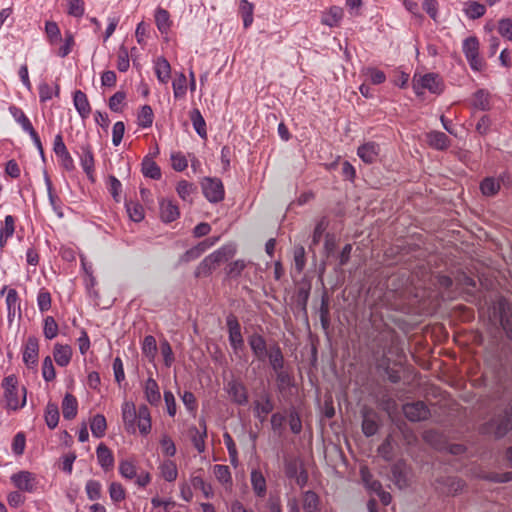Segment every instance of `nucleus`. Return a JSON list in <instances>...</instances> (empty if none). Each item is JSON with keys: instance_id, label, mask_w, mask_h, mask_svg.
Instances as JSON below:
<instances>
[{"instance_id": "obj_45", "label": "nucleus", "mask_w": 512, "mask_h": 512, "mask_svg": "<svg viewBox=\"0 0 512 512\" xmlns=\"http://www.w3.org/2000/svg\"><path fill=\"white\" fill-rule=\"evenodd\" d=\"M142 173L144 176L154 180H158L161 177V170L159 166L147 157L142 162Z\"/></svg>"}, {"instance_id": "obj_3", "label": "nucleus", "mask_w": 512, "mask_h": 512, "mask_svg": "<svg viewBox=\"0 0 512 512\" xmlns=\"http://www.w3.org/2000/svg\"><path fill=\"white\" fill-rule=\"evenodd\" d=\"M413 89L417 95H421L423 90H428L433 94H440L443 90V83L437 74L427 73L418 79L414 76Z\"/></svg>"}, {"instance_id": "obj_30", "label": "nucleus", "mask_w": 512, "mask_h": 512, "mask_svg": "<svg viewBox=\"0 0 512 512\" xmlns=\"http://www.w3.org/2000/svg\"><path fill=\"white\" fill-rule=\"evenodd\" d=\"M302 507L305 512H320L321 503L319 496L311 490L302 494Z\"/></svg>"}, {"instance_id": "obj_36", "label": "nucleus", "mask_w": 512, "mask_h": 512, "mask_svg": "<svg viewBox=\"0 0 512 512\" xmlns=\"http://www.w3.org/2000/svg\"><path fill=\"white\" fill-rule=\"evenodd\" d=\"M9 111L11 115L13 116L14 120L21 126L24 132L30 133L33 130H35L32 126L31 121L26 116V114L23 112L21 108H18L16 106H11L9 108Z\"/></svg>"}, {"instance_id": "obj_49", "label": "nucleus", "mask_w": 512, "mask_h": 512, "mask_svg": "<svg viewBox=\"0 0 512 512\" xmlns=\"http://www.w3.org/2000/svg\"><path fill=\"white\" fill-rule=\"evenodd\" d=\"M119 473L125 479H133L137 476L136 465L132 460H122L119 463Z\"/></svg>"}, {"instance_id": "obj_9", "label": "nucleus", "mask_w": 512, "mask_h": 512, "mask_svg": "<svg viewBox=\"0 0 512 512\" xmlns=\"http://www.w3.org/2000/svg\"><path fill=\"white\" fill-rule=\"evenodd\" d=\"M403 413L408 420L413 422L426 420L430 416V410L423 401L405 404Z\"/></svg>"}, {"instance_id": "obj_59", "label": "nucleus", "mask_w": 512, "mask_h": 512, "mask_svg": "<svg viewBox=\"0 0 512 512\" xmlns=\"http://www.w3.org/2000/svg\"><path fill=\"white\" fill-rule=\"evenodd\" d=\"M156 351L157 345L155 338L152 335L145 336L142 342V353L146 357L153 359L156 355Z\"/></svg>"}, {"instance_id": "obj_15", "label": "nucleus", "mask_w": 512, "mask_h": 512, "mask_svg": "<svg viewBox=\"0 0 512 512\" xmlns=\"http://www.w3.org/2000/svg\"><path fill=\"white\" fill-rule=\"evenodd\" d=\"M380 153V147L375 142H366L357 149V155L366 164H372L377 161Z\"/></svg>"}, {"instance_id": "obj_55", "label": "nucleus", "mask_w": 512, "mask_h": 512, "mask_svg": "<svg viewBox=\"0 0 512 512\" xmlns=\"http://www.w3.org/2000/svg\"><path fill=\"white\" fill-rule=\"evenodd\" d=\"M43 334L46 339H54L58 335V324L52 316L44 319Z\"/></svg>"}, {"instance_id": "obj_39", "label": "nucleus", "mask_w": 512, "mask_h": 512, "mask_svg": "<svg viewBox=\"0 0 512 512\" xmlns=\"http://www.w3.org/2000/svg\"><path fill=\"white\" fill-rule=\"evenodd\" d=\"M92 435L96 438H102L107 429V422L102 414H96L90 421Z\"/></svg>"}, {"instance_id": "obj_14", "label": "nucleus", "mask_w": 512, "mask_h": 512, "mask_svg": "<svg viewBox=\"0 0 512 512\" xmlns=\"http://www.w3.org/2000/svg\"><path fill=\"white\" fill-rule=\"evenodd\" d=\"M122 420L125 429L128 433L136 432V419L138 418V409L135 404L130 401H125L121 407Z\"/></svg>"}, {"instance_id": "obj_63", "label": "nucleus", "mask_w": 512, "mask_h": 512, "mask_svg": "<svg viewBox=\"0 0 512 512\" xmlns=\"http://www.w3.org/2000/svg\"><path fill=\"white\" fill-rule=\"evenodd\" d=\"M497 31L503 38L512 41V19H500L498 21Z\"/></svg>"}, {"instance_id": "obj_52", "label": "nucleus", "mask_w": 512, "mask_h": 512, "mask_svg": "<svg viewBox=\"0 0 512 512\" xmlns=\"http://www.w3.org/2000/svg\"><path fill=\"white\" fill-rule=\"evenodd\" d=\"M485 12H486L485 5H483L479 2H476V1L469 2L467 5V8L465 9V13H466L467 17L470 19H478V18L482 17L485 14Z\"/></svg>"}, {"instance_id": "obj_24", "label": "nucleus", "mask_w": 512, "mask_h": 512, "mask_svg": "<svg viewBox=\"0 0 512 512\" xmlns=\"http://www.w3.org/2000/svg\"><path fill=\"white\" fill-rule=\"evenodd\" d=\"M249 345L258 360L263 361L266 358L269 351H267V344L263 336L259 334L251 335L249 337Z\"/></svg>"}, {"instance_id": "obj_12", "label": "nucleus", "mask_w": 512, "mask_h": 512, "mask_svg": "<svg viewBox=\"0 0 512 512\" xmlns=\"http://www.w3.org/2000/svg\"><path fill=\"white\" fill-rule=\"evenodd\" d=\"M229 332V342L234 351L243 348L244 340L241 333V326L234 315H229L226 319Z\"/></svg>"}, {"instance_id": "obj_8", "label": "nucleus", "mask_w": 512, "mask_h": 512, "mask_svg": "<svg viewBox=\"0 0 512 512\" xmlns=\"http://www.w3.org/2000/svg\"><path fill=\"white\" fill-rule=\"evenodd\" d=\"M225 390L235 404L244 406L248 403L247 388L240 380L232 379L228 381Z\"/></svg>"}, {"instance_id": "obj_58", "label": "nucleus", "mask_w": 512, "mask_h": 512, "mask_svg": "<svg viewBox=\"0 0 512 512\" xmlns=\"http://www.w3.org/2000/svg\"><path fill=\"white\" fill-rule=\"evenodd\" d=\"M172 168L182 172L188 167V159L182 152H173L170 156Z\"/></svg>"}, {"instance_id": "obj_1", "label": "nucleus", "mask_w": 512, "mask_h": 512, "mask_svg": "<svg viewBox=\"0 0 512 512\" xmlns=\"http://www.w3.org/2000/svg\"><path fill=\"white\" fill-rule=\"evenodd\" d=\"M2 387L4 389V397L8 409L16 411L25 406L27 390L24 386L21 387L22 399L20 400L18 380L15 375L6 376L2 381Z\"/></svg>"}, {"instance_id": "obj_13", "label": "nucleus", "mask_w": 512, "mask_h": 512, "mask_svg": "<svg viewBox=\"0 0 512 512\" xmlns=\"http://www.w3.org/2000/svg\"><path fill=\"white\" fill-rule=\"evenodd\" d=\"M274 409V403L270 394L263 393L260 398L255 400L253 403L254 416L261 422H264L266 416L271 413Z\"/></svg>"}, {"instance_id": "obj_5", "label": "nucleus", "mask_w": 512, "mask_h": 512, "mask_svg": "<svg viewBox=\"0 0 512 512\" xmlns=\"http://www.w3.org/2000/svg\"><path fill=\"white\" fill-rule=\"evenodd\" d=\"M201 186L203 194L209 202L218 203L224 199L225 190L220 179L206 177L203 179Z\"/></svg>"}, {"instance_id": "obj_21", "label": "nucleus", "mask_w": 512, "mask_h": 512, "mask_svg": "<svg viewBox=\"0 0 512 512\" xmlns=\"http://www.w3.org/2000/svg\"><path fill=\"white\" fill-rule=\"evenodd\" d=\"M73 103L82 119H87L90 116L91 106L84 92L76 90L73 95Z\"/></svg>"}, {"instance_id": "obj_40", "label": "nucleus", "mask_w": 512, "mask_h": 512, "mask_svg": "<svg viewBox=\"0 0 512 512\" xmlns=\"http://www.w3.org/2000/svg\"><path fill=\"white\" fill-rule=\"evenodd\" d=\"M159 469H160L161 476L167 482H173L177 479L178 469H177V465L174 461H172V460L163 461L161 463Z\"/></svg>"}, {"instance_id": "obj_47", "label": "nucleus", "mask_w": 512, "mask_h": 512, "mask_svg": "<svg viewBox=\"0 0 512 512\" xmlns=\"http://www.w3.org/2000/svg\"><path fill=\"white\" fill-rule=\"evenodd\" d=\"M191 484L194 489L200 490L206 499H211L214 496L212 486L206 483L201 476H193Z\"/></svg>"}, {"instance_id": "obj_44", "label": "nucleus", "mask_w": 512, "mask_h": 512, "mask_svg": "<svg viewBox=\"0 0 512 512\" xmlns=\"http://www.w3.org/2000/svg\"><path fill=\"white\" fill-rule=\"evenodd\" d=\"M270 365L274 371L284 368V357L280 347L275 346L271 348L267 354Z\"/></svg>"}, {"instance_id": "obj_6", "label": "nucleus", "mask_w": 512, "mask_h": 512, "mask_svg": "<svg viewBox=\"0 0 512 512\" xmlns=\"http://www.w3.org/2000/svg\"><path fill=\"white\" fill-rule=\"evenodd\" d=\"M39 358V340L35 336H29L23 346L22 360L29 369H36Z\"/></svg>"}, {"instance_id": "obj_41", "label": "nucleus", "mask_w": 512, "mask_h": 512, "mask_svg": "<svg viewBox=\"0 0 512 512\" xmlns=\"http://www.w3.org/2000/svg\"><path fill=\"white\" fill-rule=\"evenodd\" d=\"M213 473L216 479L224 486H232V476L227 465L216 464L213 467Z\"/></svg>"}, {"instance_id": "obj_7", "label": "nucleus", "mask_w": 512, "mask_h": 512, "mask_svg": "<svg viewBox=\"0 0 512 512\" xmlns=\"http://www.w3.org/2000/svg\"><path fill=\"white\" fill-rule=\"evenodd\" d=\"M77 156L80 160V165L89 179L93 180V174L95 172V160L91 145L86 142L79 146V150L76 151Z\"/></svg>"}, {"instance_id": "obj_25", "label": "nucleus", "mask_w": 512, "mask_h": 512, "mask_svg": "<svg viewBox=\"0 0 512 512\" xmlns=\"http://www.w3.org/2000/svg\"><path fill=\"white\" fill-rule=\"evenodd\" d=\"M53 357L60 367H66L72 358V348L69 345L55 344Z\"/></svg>"}, {"instance_id": "obj_26", "label": "nucleus", "mask_w": 512, "mask_h": 512, "mask_svg": "<svg viewBox=\"0 0 512 512\" xmlns=\"http://www.w3.org/2000/svg\"><path fill=\"white\" fill-rule=\"evenodd\" d=\"M97 460L104 470H110L114 466V456L112 451L103 443H100L96 449Z\"/></svg>"}, {"instance_id": "obj_20", "label": "nucleus", "mask_w": 512, "mask_h": 512, "mask_svg": "<svg viewBox=\"0 0 512 512\" xmlns=\"http://www.w3.org/2000/svg\"><path fill=\"white\" fill-rule=\"evenodd\" d=\"M6 305L8 322L12 323L16 314H18L19 317L21 316L20 299L15 289L8 290L6 296Z\"/></svg>"}, {"instance_id": "obj_56", "label": "nucleus", "mask_w": 512, "mask_h": 512, "mask_svg": "<svg viewBox=\"0 0 512 512\" xmlns=\"http://www.w3.org/2000/svg\"><path fill=\"white\" fill-rule=\"evenodd\" d=\"M223 439H224L225 446L228 450L231 464L236 466L238 463V451L236 448V444H235L232 436L228 432L224 433Z\"/></svg>"}, {"instance_id": "obj_61", "label": "nucleus", "mask_w": 512, "mask_h": 512, "mask_svg": "<svg viewBox=\"0 0 512 512\" xmlns=\"http://www.w3.org/2000/svg\"><path fill=\"white\" fill-rule=\"evenodd\" d=\"M361 476L367 489L374 493L381 490V483L378 480L373 479L372 475L366 468L361 469Z\"/></svg>"}, {"instance_id": "obj_17", "label": "nucleus", "mask_w": 512, "mask_h": 512, "mask_svg": "<svg viewBox=\"0 0 512 512\" xmlns=\"http://www.w3.org/2000/svg\"><path fill=\"white\" fill-rule=\"evenodd\" d=\"M199 426H200L201 430L198 429L197 427H192L190 429V431L192 433L191 440H192L194 448L199 453H203L206 448L205 439L207 437V426H206V421L204 418H201L199 420Z\"/></svg>"}, {"instance_id": "obj_46", "label": "nucleus", "mask_w": 512, "mask_h": 512, "mask_svg": "<svg viewBox=\"0 0 512 512\" xmlns=\"http://www.w3.org/2000/svg\"><path fill=\"white\" fill-rule=\"evenodd\" d=\"M174 97L176 99L184 98L187 92V78L183 73H179L172 82Z\"/></svg>"}, {"instance_id": "obj_10", "label": "nucleus", "mask_w": 512, "mask_h": 512, "mask_svg": "<svg viewBox=\"0 0 512 512\" xmlns=\"http://www.w3.org/2000/svg\"><path fill=\"white\" fill-rule=\"evenodd\" d=\"M250 483L256 498L264 499L267 495V479L264 472L256 467L250 471Z\"/></svg>"}, {"instance_id": "obj_27", "label": "nucleus", "mask_w": 512, "mask_h": 512, "mask_svg": "<svg viewBox=\"0 0 512 512\" xmlns=\"http://www.w3.org/2000/svg\"><path fill=\"white\" fill-rule=\"evenodd\" d=\"M15 232V218L12 215L5 216L0 226V247L4 248L7 241Z\"/></svg>"}, {"instance_id": "obj_53", "label": "nucleus", "mask_w": 512, "mask_h": 512, "mask_svg": "<svg viewBox=\"0 0 512 512\" xmlns=\"http://www.w3.org/2000/svg\"><path fill=\"white\" fill-rule=\"evenodd\" d=\"M126 209L129 217L134 222H140L144 218V209L141 204L133 201L126 202Z\"/></svg>"}, {"instance_id": "obj_4", "label": "nucleus", "mask_w": 512, "mask_h": 512, "mask_svg": "<svg viewBox=\"0 0 512 512\" xmlns=\"http://www.w3.org/2000/svg\"><path fill=\"white\" fill-rule=\"evenodd\" d=\"M12 484L21 492L35 493L38 490L39 480L36 474L21 470L11 475Z\"/></svg>"}, {"instance_id": "obj_11", "label": "nucleus", "mask_w": 512, "mask_h": 512, "mask_svg": "<svg viewBox=\"0 0 512 512\" xmlns=\"http://www.w3.org/2000/svg\"><path fill=\"white\" fill-rule=\"evenodd\" d=\"M463 486V481L455 476H443L436 480V489L444 495H455Z\"/></svg>"}, {"instance_id": "obj_19", "label": "nucleus", "mask_w": 512, "mask_h": 512, "mask_svg": "<svg viewBox=\"0 0 512 512\" xmlns=\"http://www.w3.org/2000/svg\"><path fill=\"white\" fill-rule=\"evenodd\" d=\"M160 205V217L166 222L170 223L175 221L180 216L178 206L171 200L162 199Z\"/></svg>"}, {"instance_id": "obj_51", "label": "nucleus", "mask_w": 512, "mask_h": 512, "mask_svg": "<svg viewBox=\"0 0 512 512\" xmlns=\"http://www.w3.org/2000/svg\"><path fill=\"white\" fill-rule=\"evenodd\" d=\"M328 225H329V220L327 217H322L317 222V224L314 228V231H313V235H312V241H311L312 246H316L320 243L324 232L328 228Z\"/></svg>"}, {"instance_id": "obj_2", "label": "nucleus", "mask_w": 512, "mask_h": 512, "mask_svg": "<svg viewBox=\"0 0 512 512\" xmlns=\"http://www.w3.org/2000/svg\"><path fill=\"white\" fill-rule=\"evenodd\" d=\"M479 48L480 43L476 36H469L463 40L462 51L471 69L474 71H481L485 65L479 55Z\"/></svg>"}, {"instance_id": "obj_32", "label": "nucleus", "mask_w": 512, "mask_h": 512, "mask_svg": "<svg viewBox=\"0 0 512 512\" xmlns=\"http://www.w3.org/2000/svg\"><path fill=\"white\" fill-rule=\"evenodd\" d=\"M155 23L161 34H167L172 25L169 12L158 7L155 11Z\"/></svg>"}, {"instance_id": "obj_31", "label": "nucleus", "mask_w": 512, "mask_h": 512, "mask_svg": "<svg viewBox=\"0 0 512 512\" xmlns=\"http://www.w3.org/2000/svg\"><path fill=\"white\" fill-rule=\"evenodd\" d=\"M155 74L158 81L162 84L168 83L171 77V66L164 57H159L155 61Z\"/></svg>"}, {"instance_id": "obj_37", "label": "nucleus", "mask_w": 512, "mask_h": 512, "mask_svg": "<svg viewBox=\"0 0 512 512\" xmlns=\"http://www.w3.org/2000/svg\"><path fill=\"white\" fill-rule=\"evenodd\" d=\"M474 108L486 111L490 109V94L487 90L479 89L472 96Z\"/></svg>"}, {"instance_id": "obj_33", "label": "nucleus", "mask_w": 512, "mask_h": 512, "mask_svg": "<svg viewBox=\"0 0 512 512\" xmlns=\"http://www.w3.org/2000/svg\"><path fill=\"white\" fill-rule=\"evenodd\" d=\"M343 18V9L333 6L322 16V23L328 27H337Z\"/></svg>"}, {"instance_id": "obj_38", "label": "nucleus", "mask_w": 512, "mask_h": 512, "mask_svg": "<svg viewBox=\"0 0 512 512\" xmlns=\"http://www.w3.org/2000/svg\"><path fill=\"white\" fill-rule=\"evenodd\" d=\"M176 191L179 197L185 201L192 203L193 200V194L196 192V187L193 183L188 182L186 180H181L178 182L176 186Z\"/></svg>"}, {"instance_id": "obj_16", "label": "nucleus", "mask_w": 512, "mask_h": 512, "mask_svg": "<svg viewBox=\"0 0 512 512\" xmlns=\"http://www.w3.org/2000/svg\"><path fill=\"white\" fill-rule=\"evenodd\" d=\"M496 436L503 437L512 430V407L506 409L503 414L498 415L494 420Z\"/></svg>"}, {"instance_id": "obj_28", "label": "nucleus", "mask_w": 512, "mask_h": 512, "mask_svg": "<svg viewBox=\"0 0 512 512\" xmlns=\"http://www.w3.org/2000/svg\"><path fill=\"white\" fill-rule=\"evenodd\" d=\"M144 394L146 400L151 405H157L160 402L161 394L158 383L153 378L149 377L144 384Z\"/></svg>"}, {"instance_id": "obj_34", "label": "nucleus", "mask_w": 512, "mask_h": 512, "mask_svg": "<svg viewBox=\"0 0 512 512\" xmlns=\"http://www.w3.org/2000/svg\"><path fill=\"white\" fill-rule=\"evenodd\" d=\"M190 120L196 133L202 138H207L206 122L199 109L190 112Z\"/></svg>"}, {"instance_id": "obj_50", "label": "nucleus", "mask_w": 512, "mask_h": 512, "mask_svg": "<svg viewBox=\"0 0 512 512\" xmlns=\"http://www.w3.org/2000/svg\"><path fill=\"white\" fill-rule=\"evenodd\" d=\"M85 491L89 500H98L101 497L102 485L99 481L90 479L86 482Z\"/></svg>"}, {"instance_id": "obj_54", "label": "nucleus", "mask_w": 512, "mask_h": 512, "mask_svg": "<svg viewBox=\"0 0 512 512\" xmlns=\"http://www.w3.org/2000/svg\"><path fill=\"white\" fill-rule=\"evenodd\" d=\"M109 495H110L111 500L115 504H117V503L125 500L126 491H125L124 487L122 486V484H120L118 482H112L109 485Z\"/></svg>"}, {"instance_id": "obj_18", "label": "nucleus", "mask_w": 512, "mask_h": 512, "mask_svg": "<svg viewBox=\"0 0 512 512\" xmlns=\"http://www.w3.org/2000/svg\"><path fill=\"white\" fill-rule=\"evenodd\" d=\"M217 241L215 240H204L203 242L199 243L198 245L192 247L191 249L187 250L183 255H181L179 261L182 263H188L190 261H193L197 258H199L209 247L214 245V243Z\"/></svg>"}, {"instance_id": "obj_62", "label": "nucleus", "mask_w": 512, "mask_h": 512, "mask_svg": "<svg viewBox=\"0 0 512 512\" xmlns=\"http://www.w3.org/2000/svg\"><path fill=\"white\" fill-rule=\"evenodd\" d=\"M37 305L40 312H46L51 308V294L46 289L39 290L37 295Z\"/></svg>"}, {"instance_id": "obj_57", "label": "nucleus", "mask_w": 512, "mask_h": 512, "mask_svg": "<svg viewBox=\"0 0 512 512\" xmlns=\"http://www.w3.org/2000/svg\"><path fill=\"white\" fill-rule=\"evenodd\" d=\"M500 325L505 331L508 338L512 339V312L501 308L500 310Z\"/></svg>"}, {"instance_id": "obj_64", "label": "nucleus", "mask_w": 512, "mask_h": 512, "mask_svg": "<svg viewBox=\"0 0 512 512\" xmlns=\"http://www.w3.org/2000/svg\"><path fill=\"white\" fill-rule=\"evenodd\" d=\"M42 376L45 381H53L56 377L55 368L50 356L44 358L42 363Z\"/></svg>"}, {"instance_id": "obj_48", "label": "nucleus", "mask_w": 512, "mask_h": 512, "mask_svg": "<svg viewBox=\"0 0 512 512\" xmlns=\"http://www.w3.org/2000/svg\"><path fill=\"white\" fill-rule=\"evenodd\" d=\"M154 120L153 110L149 105L142 106L138 114V125L142 128H149L152 126Z\"/></svg>"}, {"instance_id": "obj_23", "label": "nucleus", "mask_w": 512, "mask_h": 512, "mask_svg": "<svg viewBox=\"0 0 512 512\" xmlns=\"http://www.w3.org/2000/svg\"><path fill=\"white\" fill-rule=\"evenodd\" d=\"M426 141L430 147L436 150H445L450 146L448 136L440 131H430L426 134Z\"/></svg>"}, {"instance_id": "obj_60", "label": "nucleus", "mask_w": 512, "mask_h": 512, "mask_svg": "<svg viewBox=\"0 0 512 512\" xmlns=\"http://www.w3.org/2000/svg\"><path fill=\"white\" fill-rule=\"evenodd\" d=\"M45 31L50 44L55 45L61 40V33L57 23L47 21L45 24Z\"/></svg>"}, {"instance_id": "obj_22", "label": "nucleus", "mask_w": 512, "mask_h": 512, "mask_svg": "<svg viewBox=\"0 0 512 512\" xmlns=\"http://www.w3.org/2000/svg\"><path fill=\"white\" fill-rule=\"evenodd\" d=\"M136 426L142 435H148L151 431L150 410L145 404H141L138 407V418L136 419Z\"/></svg>"}, {"instance_id": "obj_42", "label": "nucleus", "mask_w": 512, "mask_h": 512, "mask_svg": "<svg viewBox=\"0 0 512 512\" xmlns=\"http://www.w3.org/2000/svg\"><path fill=\"white\" fill-rule=\"evenodd\" d=\"M253 12H254V5L249 2L248 0H241L239 3V13L242 16L243 19V26L244 28H248L253 23Z\"/></svg>"}, {"instance_id": "obj_29", "label": "nucleus", "mask_w": 512, "mask_h": 512, "mask_svg": "<svg viewBox=\"0 0 512 512\" xmlns=\"http://www.w3.org/2000/svg\"><path fill=\"white\" fill-rule=\"evenodd\" d=\"M78 411V401L76 397L67 393L62 401V414L66 420H72L76 417Z\"/></svg>"}, {"instance_id": "obj_35", "label": "nucleus", "mask_w": 512, "mask_h": 512, "mask_svg": "<svg viewBox=\"0 0 512 512\" xmlns=\"http://www.w3.org/2000/svg\"><path fill=\"white\" fill-rule=\"evenodd\" d=\"M501 188L500 180L494 177H486L480 183V191L486 197L495 196Z\"/></svg>"}, {"instance_id": "obj_43", "label": "nucleus", "mask_w": 512, "mask_h": 512, "mask_svg": "<svg viewBox=\"0 0 512 512\" xmlns=\"http://www.w3.org/2000/svg\"><path fill=\"white\" fill-rule=\"evenodd\" d=\"M44 417L45 422L50 429L56 428L59 422V409L57 404L48 402Z\"/></svg>"}]
</instances>
